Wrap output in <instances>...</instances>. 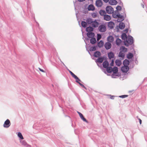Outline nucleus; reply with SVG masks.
<instances>
[{
  "label": "nucleus",
  "mask_w": 147,
  "mask_h": 147,
  "mask_svg": "<svg viewBox=\"0 0 147 147\" xmlns=\"http://www.w3.org/2000/svg\"><path fill=\"white\" fill-rule=\"evenodd\" d=\"M99 31L101 32H104L106 30V27L104 25H100L98 28Z\"/></svg>",
  "instance_id": "nucleus-4"
},
{
  "label": "nucleus",
  "mask_w": 147,
  "mask_h": 147,
  "mask_svg": "<svg viewBox=\"0 0 147 147\" xmlns=\"http://www.w3.org/2000/svg\"><path fill=\"white\" fill-rule=\"evenodd\" d=\"M94 34L93 32H89L87 34V35L88 37L89 38H92L94 36Z\"/></svg>",
  "instance_id": "nucleus-17"
},
{
  "label": "nucleus",
  "mask_w": 147,
  "mask_h": 147,
  "mask_svg": "<svg viewBox=\"0 0 147 147\" xmlns=\"http://www.w3.org/2000/svg\"><path fill=\"white\" fill-rule=\"evenodd\" d=\"M96 6L98 7H100L102 5V3L101 0H98L96 1Z\"/></svg>",
  "instance_id": "nucleus-9"
},
{
  "label": "nucleus",
  "mask_w": 147,
  "mask_h": 147,
  "mask_svg": "<svg viewBox=\"0 0 147 147\" xmlns=\"http://www.w3.org/2000/svg\"><path fill=\"white\" fill-rule=\"evenodd\" d=\"M133 57V54L131 53H129L127 55V57L129 59H131Z\"/></svg>",
  "instance_id": "nucleus-35"
},
{
  "label": "nucleus",
  "mask_w": 147,
  "mask_h": 147,
  "mask_svg": "<svg viewBox=\"0 0 147 147\" xmlns=\"http://www.w3.org/2000/svg\"><path fill=\"white\" fill-rule=\"evenodd\" d=\"M78 1H79L80 2H82L83 1H85V0H78Z\"/></svg>",
  "instance_id": "nucleus-58"
},
{
  "label": "nucleus",
  "mask_w": 147,
  "mask_h": 147,
  "mask_svg": "<svg viewBox=\"0 0 147 147\" xmlns=\"http://www.w3.org/2000/svg\"><path fill=\"white\" fill-rule=\"evenodd\" d=\"M90 43L92 44H94L96 42V38H92L90 40Z\"/></svg>",
  "instance_id": "nucleus-33"
},
{
  "label": "nucleus",
  "mask_w": 147,
  "mask_h": 147,
  "mask_svg": "<svg viewBox=\"0 0 147 147\" xmlns=\"http://www.w3.org/2000/svg\"><path fill=\"white\" fill-rule=\"evenodd\" d=\"M117 10H121V8L120 6H117L116 7Z\"/></svg>",
  "instance_id": "nucleus-45"
},
{
  "label": "nucleus",
  "mask_w": 147,
  "mask_h": 147,
  "mask_svg": "<svg viewBox=\"0 0 147 147\" xmlns=\"http://www.w3.org/2000/svg\"><path fill=\"white\" fill-rule=\"evenodd\" d=\"M129 68L127 66H124L121 67V70L123 72H127L129 70Z\"/></svg>",
  "instance_id": "nucleus-8"
},
{
  "label": "nucleus",
  "mask_w": 147,
  "mask_h": 147,
  "mask_svg": "<svg viewBox=\"0 0 147 147\" xmlns=\"http://www.w3.org/2000/svg\"><path fill=\"white\" fill-rule=\"evenodd\" d=\"M99 13L101 16H104V15H105L106 14V12L104 10H101L99 12Z\"/></svg>",
  "instance_id": "nucleus-36"
},
{
  "label": "nucleus",
  "mask_w": 147,
  "mask_h": 147,
  "mask_svg": "<svg viewBox=\"0 0 147 147\" xmlns=\"http://www.w3.org/2000/svg\"><path fill=\"white\" fill-rule=\"evenodd\" d=\"M20 142L21 144L23 146L26 147L30 146L24 140H20Z\"/></svg>",
  "instance_id": "nucleus-13"
},
{
  "label": "nucleus",
  "mask_w": 147,
  "mask_h": 147,
  "mask_svg": "<svg viewBox=\"0 0 147 147\" xmlns=\"http://www.w3.org/2000/svg\"><path fill=\"white\" fill-rule=\"evenodd\" d=\"M98 22H97L95 20H93L92 23L91 24V25L94 28H96L98 26Z\"/></svg>",
  "instance_id": "nucleus-10"
},
{
  "label": "nucleus",
  "mask_w": 147,
  "mask_h": 147,
  "mask_svg": "<svg viewBox=\"0 0 147 147\" xmlns=\"http://www.w3.org/2000/svg\"><path fill=\"white\" fill-rule=\"evenodd\" d=\"M105 49L107 50L110 49L111 47V45L110 42H106L104 45Z\"/></svg>",
  "instance_id": "nucleus-7"
},
{
  "label": "nucleus",
  "mask_w": 147,
  "mask_h": 147,
  "mask_svg": "<svg viewBox=\"0 0 147 147\" xmlns=\"http://www.w3.org/2000/svg\"><path fill=\"white\" fill-rule=\"evenodd\" d=\"M101 38V36L100 34H98L97 35V40H99Z\"/></svg>",
  "instance_id": "nucleus-40"
},
{
  "label": "nucleus",
  "mask_w": 147,
  "mask_h": 147,
  "mask_svg": "<svg viewBox=\"0 0 147 147\" xmlns=\"http://www.w3.org/2000/svg\"><path fill=\"white\" fill-rule=\"evenodd\" d=\"M109 3L111 5H114L117 3V1L115 0H110L109 2Z\"/></svg>",
  "instance_id": "nucleus-16"
},
{
  "label": "nucleus",
  "mask_w": 147,
  "mask_h": 147,
  "mask_svg": "<svg viewBox=\"0 0 147 147\" xmlns=\"http://www.w3.org/2000/svg\"><path fill=\"white\" fill-rule=\"evenodd\" d=\"M125 27V24L123 22H120L119 25V27L122 30Z\"/></svg>",
  "instance_id": "nucleus-20"
},
{
  "label": "nucleus",
  "mask_w": 147,
  "mask_h": 147,
  "mask_svg": "<svg viewBox=\"0 0 147 147\" xmlns=\"http://www.w3.org/2000/svg\"><path fill=\"white\" fill-rule=\"evenodd\" d=\"M120 50H121V52L124 53L127 51V49L125 47L122 46L120 48Z\"/></svg>",
  "instance_id": "nucleus-23"
},
{
  "label": "nucleus",
  "mask_w": 147,
  "mask_h": 147,
  "mask_svg": "<svg viewBox=\"0 0 147 147\" xmlns=\"http://www.w3.org/2000/svg\"><path fill=\"white\" fill-rule=\"evenodd\" d=\"M61 62L63 63V65H64V63H63L62 62V61H61Z\"/></svg>",
  "instance_id": "nucleus-60"
},
{
  "label": "nucleus",
  "mask_w": 147,
  "mask_h": 147,
  "mask_svg": "<svg viewBox=\"0 0 147 147\" xmlns=\"http://www.w3.org/2000/svg\"><path fill=\"white\" fill-rule=\"evenodd\" d=\"M103 58L102 57H101L99 58L96 61L97 62L99 63H102L103 61Z\"/></svg>",
  "instance_id": "nucleus-30"
},
{
  "label": "nucleus",
  "mask_w": 147,
  "mask_h": 147,
  "mask_svg": "<svg viewBox=\"0 0 147 147\" xmlns=\"http://www.w3.org/2000/svg\"><path fill=\"white\" fill-rule=\"evenodd\" d=\"M137 118L138 119V120H139V122H140V124H141V123H142V120H141L140 119V118H138V117H137Z\"/></svg>",
  "instance_id": "nucleus-53"
},
{
  "label": "nucleus",
  "mask_w": 147,
  "mask_h": 147,
  "mask_svg": "<svg viewBox=\"0 0 147 147\" xmlns=\"http://www.w3.org/2000/svg\"><path fill=\"white\" fill-rule=\"evenodd\" d=\"M71 75L75 79H78V78L75 74H74V73H73Z\"/></svg>",
  "instance_id": "nucleus-44"
},
{
  "label": "nucleus",
  "mask_w": 147,
  "mask_h": 147,
  "mask_svg": "<svg viewBox=\"0 0 147 147\" xmlns=\"http://www.w3.org/2000/svg\"><path fill=\"white\" fill-rule=\"evenodd\" d=\"M76 82L79 83H80L79 82L81 81V80H80L78 78V79H76Z\"/></svg>",
  "instance_id": "nucleus-49"
},
{
  "label": "nucleus",
  "mask_w": 147,
  "mask_h": 147,
  "mask_svg": "<svg viewBox=\"0 0 147 147\" xmlns=\"http://www.w3.org/2000/svg\"><path fill=\"white\" fill-rule=\"evenodd\" d=\"M17 135L20 139L21 140H23L24 139V138L21 132H18L17 134Z\"/></svg>",
  "instance_id": "nucleus-31"
},
{
  "label": "nucleus",
  "mask_w": 147,
  "mask_h": 147,
  "mask_svg": "<svg viewBox=\"0 0 147 147\" xmlns=\"http://www.w3.org/2000/svg\"><path fill=\"white\" fill-rule=\"evenodd\" d=\"M118 19L117 20V22H119L123 20L124 19V17L121 15L120 16L117 17Z\"/></svg>",
  "instance_id": "nucleus-12"
},
{
  "label": "nucleus",
  "mask_w": 147,
  "mask_h": 147,
  "mask_svg": "<svg viewBox=\"0 0 147 147\" xmlns=\"http://www.w3.org/2000/svg\"><path fill=\"white\" fill-rule=\"evenodd\" d=\"M121 42V40L119 38H117L116 40V44L117 45L119 46Z\"/></svg>",
  "instance_id": "nucleus-34"
},
{
  "label": "nucleus",
  "mask_w": 147,
  "mask_h": 147,
  "mask_svg": "<svg viewBox=\"0 0 147 147\" xmlns=\"http://www.w3.org/2000/svg\"><path fill=\"white\" fill-rule=\"evenodd\" d=\"M112 71L113 72V74L111 75L112 78H116L117 76H119V74L117 73L118 71V69L117 67H115L113 69Z\"/></svg>",
  "instance_id": "nucleus-2"
},
{
  "label": "nucleus",
  "mask_w": 147,
  "mask_h": 147,
  "mask_svg": "<svg viewBox=\"0 0 147 147\" xmlns=\"http://www.w3.org/2000/svg\"><path fill=\"white\" fill-rule=\"evenodd\" d=\"M81 25L82 26L84 27L85 28L86 27L87 25V23L84 21H82L81 23Z\"/></svg>",
  "instance_id": "nucleus-37"
},
{
  "label": "nucleus",
  "mask_w": 147,
  "mask_h": 147,
  "mask_svg": "<svg viewBox=\"0 0 147 147\" xmlns=\"http://www.w3.org/2000/svg\"><path fill=\"white\" fill-rule=\"evenodd\" d=\"M93 20L92 18H88L87 19L86 22L88 24L91 25Z\"/></svg>",
  "instance_id": "nucleus-18"
},
{
  "label": "nucleus",
  "mask_w": 147,
  "mask_h": 147,
  "mask_svg": "<svg viewBox=\"0 0 147 147\" xmlns=\"http://www.w3.org/2000/svg\"><path fill=\"white\" fill-rule=\"evenodd\" d=\"M113 63L114 61L113 60H112L111 63H110V65L111 66H113Z\"/></svg>",
  "instance_id": "nucleus-48"
},
{
  "label": "nucleus",
  "mask_w": 147,
  "mask_h": 147,
  "mask_svg": "<svg viewBox=\"0 0 147 147\" xmlns=\"http://www.w3.org/2000/svg\"><path fill=\"white\" fill-rule=\"evenodd\" d=\"M88 11H93L95 10V7L92 4H90L88 5L87 8Z\"/></svg>",
  "instance_id": "nucleus-11"
},
{
  "label": "nucleus",
  "mask_w": 147,
  "mask_h": 147,
  "mask_svg": "<svg viewBox=\"0 0 147 147\" xmlns=\"http://www.w3.org/2000/svg\"><path fill=\"white\" fill-rule=\"evenodd\" d=\"M105 2L107 3L108 2L109 0H103Z\"/></svg>",
  "instance_id": "nucleus-54"
},
{
  "label": "nucleus",
  "mask_w": 147,
  "mask_h": 147,
  "mask_svg": "<svg viewBox=\"0 0 147 147\" xmlns=\"http://www.w3.org/2000/svg\"><path fill=\"white\" fill-rule=\"evenodd\" d=\"M10 125L11 123L9 120L7 119L5 121L3 125V126L5 128H7L10 126Z\"/></svg>",
  "instance_id": "nucleus-5"
},
{
  "label": "nucleus",
  "mask_w": 147,
  "mask_h": 147,
  "mask_svg": "<svg viewBox=\"0 0 147 147\" xmlns=\"http://www.w3.org/2000/svg\"><path fill=\"white\" fill-rule=\"evenodd\" d=\"M127 96H128V95H123L119 96V97H120V98H124L127 97Z\"/></svg>",
  "instance_id": "nucleus-46"
},
{
  "label": "nucleus",
  "mask_w": 147,
  "mask_h": 147,
  "mask_svg": "<svg viewBox=\"0 0 147 147\" xmlns=\"http://www.w3.org/2000/svg\"><path fill=\"white\" fill-rule=\"evenodd\" d=\"M142 7L143 8H144V5H142Z\"/></svg>",
  "instance_id": "nucleus-59"
},
{
  "label": "nucleus",
  "mask_w": 147,
  "mask_h": 147,
  "mask_svg": "<svg viewBox=\"0 0 147 147\" xmlns=\"http://www.w3.org/2000/svg\"><path fill=\"white\" fill-rule=\"evenodd\" d=\"M106 11L108 14H111L114 11L113 9L110 6H107L106 8Z\"/></svg>",
  "instance_id": "nucleus-3"
},
{
  "label": "nucleus",
  "mask_w": 147,
  "mask_h": 147,
  "mask_svg": "<svg viewBox=\"0 0 147 147\" xmlns=\"http://www.w3.org/2000/svg\"><path fill=\"white\" fill-rule=\"evenodd\" d=\"M109 65L108 62L107 61H105L103 63V66L104 67L107 68Z\"/></svg>",
  "instance_id": "nucleus-21"
},
{
  "label": "nucleus",
  "mask_w": 147,
  "mask_h": 147,
  "mask_svg": "<svg viewBox=\"0 0 147 147\" xmlns=\"http://www.w3.org/2000/svg\"><path fill=\"white\" fill-rule=\"evenodd\" d=\"M104 20L109 21L111 19V17L108 15H105L104 16Z\"/></svg>",
  "instance_id": "nucleus-14"
},
{
  "label": "nucleus",
  "mask_w": 147,
  "mask_h": 147,
  "mask_svg": "<svg viewBox=\"0 0 147 147\" xmlns=\"http://www.w3.org/2000/svg\"><path fill=\"white\" fill-rule=\"evenodd\" d=\"M128 29H125L124 30V31L126 32H127L128 31Z\"/></svg>",
  "instance_id": "nucleus-55"
},
{
  "label": "nucleus",
  "mask_w": 147,
  "mask_h": 147,
  "mask_svg": "<svg viewBox=\"0 0 147 147\" xmlns=\"http://www.w3.org/2000/svg\"><path fill=\"white\" fill-rule=\"evenodd\" d=\"M78 113L80 117H82L83 116V115L81 113H80L79 112H78Z\"/></svg>",
  "instance_id": "nucleus-51"
},
{
  "label": "nucleus",
  "mask_w": 147,
  "mask_h": 147,
  "mask_svg": "<svg viewBox=\"0 0 147 147\" xmlns=\"http://www.w3.org/2000/svg\"><path fill=\"white\" fill-rule=\"evenodd\" d=\"M71 75L75 79H78V78L75 74H74V73H73Z\"/></svg>",
  "instance_id": "nucleus-43"
},
{
  "label": "nucleus",
  "mask_w": 147,
  "mask_h": 147,
  "mask_svg": "<svg viewBox=\"0 0 147 147\" xmlns=\"http://www.w3.org/2000/svg\"><path fill=\"white\" fill-rule=\"evenodd\" d=\"M108 55L109 58L110 59L113 58L114 57V55L113 53L111 52L108 53Z\"/></svg>",
  "instance_id": "nucleus-15"
},
{
  "label": "nucleus",
  "mask_w": 147,
  "mask_h": 147,
  "mask_svg": "<svg viewBox=\"0 0 147 147\" xmlns=\"http://www.w3.org/2000/svg\"><path fill=\"white\" fill-rule=\"evenodd\" d=\"M96 50V48L95 47H92L91 48V50L92 51H94Z\"/></svg>",
  "instance_id": "nucleus-47"
},
{
  "label": "nucleus",
  "mask_w": 147,
  "mask_h": 147,
  "mask_svg": "<svg viewBox=\"0 0 147 147\" xmlns=\"http://www.w3.org/2000/svg\"><path fill=\"white\" fill-rule=\"evenodd\" d=\"M79 84L82 87H83L84 88H86V87H85V86L82 84H81L80 83H79Z\"/></svg>",
  "instance_id": "nucleus-50"
},
{
  "label": "nucleus",
  "mask_w": 147,
  "mask_h": 147,
  "mask_svg": "<svg viewBox=\"0 0 147 147\" xmlns=\"http://www.w3.org/2000/svg\"><path fill=\"white\" fill-rule=\"evenodd\" d=\"M100 53L98 51H96L94 53V55L95 57H98L100 55Z\"/></svg>",
  "instance_id": "nucleus-26"
},
{
  "label": "nucleus",
  "mask_w": 147,
  "mask_h": 147,
  "mask_svg": "<svg viewBox=\"0 0 147 147\" xmlns=\"http://www.w3.org/2000/svg\"><path fill=\"white\" fill-rule=\"evenodd\" d=\"M112 16L114 18H117V17L120 16V15L117 10L115 11L112 13Z\"/></svg>",
  "instance_id": "nucleus-6"
},
{
  "label": "nucleus",
  "mask_w": 147,
  "mask_h": 147,
  "mask_svg": "<svg viewBox=\"0 0 147 147\" xmlns=\"http://www.w3.org/2000/svg\"><path fill=\"white\" fill-rule=\"evenodd\" d=\"M39 70L41 71L42 72H45V71H44V70H43V69H41L40 68H39Z\"/></svg>",
  "instance_id": "nucleus-52"
},
{
  "label": "nucleus",
  "mask_w": 147,
  "mask_h": 147,
  "mask_svg": "<svg viewBox=\"0 0 147 147\" xmlns=\"http://www.w3.org/2000/svg\"><path fill=\"white\" fill-rule=\"evenodd\" d=\"M114 96H111V97H110V98L111 99H114Z\"/></svg>",
  "instance_id": "nucleus-56"
},
{
  "label": "nucleus",
  "mask_w": 147,
  "mask_h": 147,
  "mask_svg": "<svg viewBox=\"0 0 147 147\" xmlns=\"http://www.w3.org/2000/svg\"><path fill=\"white\" fill-rule=\"evenodd\" d=\"M92 17L94 18H96L97 16V14L96 13H93L92 14Z\"/></svg>",
  "instance_id": "nucleus-41"
},
{
  "label": "nucleus",
  "mask_w": 147,
  "mask_h": 147,
  "mask_svg": "<svg viewBox=\"0 0 147 147\" xmlns=\"http://www.w3.org/2000/svg\"><path fill=\"white\" fill-rule=\"evenodd\" d=\"M125 54L124 53L120 51L119 54V56L122 58L123 59L125 57Z\"/></svg>",
  "instance_id": "nucleus-24"
},
{
  "label": "nucleus",
  "mask_w": 147,
  "mask_h": 147,
  "mask_svg": "<svg viewBox=\"0 0 147 147\" xmlns=\"http://www.w3.org/2000/svg\"><path fill=\"white\" fill-rule=\"evenodd\" d=\"M69 71L71 75L73 73V72H72L70 70H69Z\"/></svg>",
  "instance_id": "nucleus-57"
},
{
  "label": "nucleus",
  "mask_w": 147,
  "mask_h": 147,
  "mask_svg": "<svg viewBox=\"0 0 147 147\" xmlns=\"http://www.w3.org/2000/svg\"><path fill=\"white\" fill-rule=\"evenodd\" d=\"M113 68L111 67H108L107 68V70L108 73H110L112 72Z\"/></svg>",
  "instance_id": "nucleus-29"
},
{
  "label": "nucleus",
  "mask_w": 147,
  "mask_h": 147,
  "mask_svg": "<svg viewBox=\"0 0 147 147\" xmlns=\"http://www.w3.org/2000/svg\"><path fill=\"white\" fill-rule=\"evenodd\" d=\"M104 42L102 40H100L98 43V46L99 47H101L103 46Z\"/></svg>",
  "instance_id": "nucleus-27"
},
{
  "label": "nucleus",
  "mask_w": 147,
  "mask_h": 147,
  "mask_svg": "<svg viewBox=\"0 0 147 147\" xmlns=\"http://www.w3.org/2000/svg\"><path fill=\"white\" fill-rule=\"evenodd\" d=\"M93 28L91 26L87 27L86 28V31L88 32H91L93 31Z\"/></svg>",
  "instance_id": "nucleus-19"
},
{
  "label": "nucleus",
  "mask_w": 147,
  "mask_h": 147,
  "mask_svg": "<svg viewBox=\"0 0 147 147\" xmlns=\"http://www.w3.org/2000/svg\"><path fill=\"white\" fill-rule=\"evenodd\" d=\"M121 38L123 40H127V36L126 34L125 33L123 34L121 36Z\"/></svg>",
  "instance_id": "nucleus-32"
},
{
  "label": "nucleus",
  "mask_w": 147,
  "mask_h": 147,
  "mask_svg": "<svg viewBox=\"0 0 147 147\" xmlns=\"http://www.w3.org/2000/svg\"><path fill=\"white\" fill-rule=\"evenodd\" d=\"M115 62L116 65L118 66H120L121 63V61L118 59L116 60Z\"/></svg>",
  "instance_id": "nucleus-28"
},
{
  "label": "nucleus",
  "mask_w": 147,
  "mask_h": 147,
  "mask_svg": "<svg viewBox=\"0 0 147 147\" xmlns=\"http://www.w3.org/2000/svg\"><path fill=\"white\" fill-rule=\"evenodd\" d=\"M71 75L75 79H78V78L75 74H74V73H73Z\"/></svg>",
  "instance_id": "nucleus-42"
},
{
  "label": "nucleus",
  "mask_w": 147,
  "mask_h": 147,
  "mask_svg": "<svg viewBox=\"0 0 147 147\" xmlns=\"http://www.w3.org/2000/svg\"><path fill=\"white\" fill-rule=\"evenodd\" d=\"M134 42L133 38L130 36H127V40L125 42V45L127 46H128L129 45H131Z\"/></svg>",
  "instance_id": "nucleus-1"
},
{
  "label": "nucleus",
  "mask_w": 147,
  "mask_h": 147,
  "mask_svg": "<svg viewBox=\"0 0 147 147\" xmlns=\"http://www.w3.org/2000/svg\"><path fill=\"white\" fill-rule=\"evenodd\" d=\"M80 118H81V119H82L84 121L87 123H88V121L86 120V119L84 117H83V115Z\"/></svg>",
  "instance_id": "nucleus-39"
},
{
  "label": "nucleus",
  "mask_w": 147,
  "mask_h": 147,
  "mask_svg": "<svg viewBox=\"0 0 147 147\" xmlns=\"http://www.w3.org/2000/svg\"><path fill=\"white\" fill-rule=\"evenodd\" d=\"M113 24L114 23L113 22H110L108 23V26L109 27H110L111 28H113Z\"/></svg>",
  "instance_id": "nucleus-38"
},
{
  "label": "nucleus",
  "mask_w": 147,
  "mask_h": 147,
  "mask_svg": "<svg viewBox=\"0 0 147 147\" xmlns=\"http://www.w3.org/2000/svg\"><path fill=\"white\" fill-rule=\"evenodd\" d=\"M108 41L109 42H112L114 40L113 37L112 36H109L107 38Z\"/></svg>",
  "instance_id": "nucleus-25"
},
{
  "label": "nucleus",
  "mask_w": 147,
  "mask_h": 147,
  "mask_svg": "<svg viewBox=\"0 0 147 147\" xmlns=\"http://www.w3.org/2000/svg\"><path fill=\"white\" fill-rule=\"evenodd\" d=\"M129 63V61L127 59H125L123 61V64L124 66H128Z\"/></svg>",
  "instance_id": "nucleus-22"
}]
</instances>
